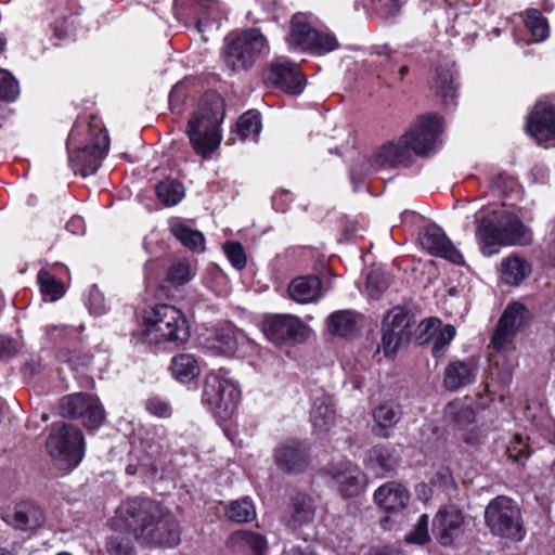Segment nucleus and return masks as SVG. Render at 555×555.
<instances>
[{
    "instance_id": "obj_1",
    "label": "nucleus",
    "mask_w": 555,
    "mask_h": 555,
    "mask_svg": "<svg viewBox=\"0 0 555 555\" xmlns=\"http://www.w3.org/2000/svg\"><path fill=\"white\" fill-rule=\"evenodd\" d=\"M116 529H128L134 540L149 547L172 548L181 542V525L164 504L133 498L120 503L113 518Z\"/></svg>"
},
{
    "instance_id": "obj_2",
    "label": "nucleus",
    "mask_w": 555,
    "mask_h": 555,
    "mask_svg": "<svg viewBox=\"0 0 555 555\" xmlns=\"http://www.w3.org/2000/svg\"><path fill=\"white\" fill-rule=\"evenodd\" d=\"M476 222V238L483 256L498 254L501 246H527L532 242V231L504 209L481 210Z\"/></svg>"
},
{
    "instance_id": "obj_3",
    "label": "nucleus",
    "mask_w": 555,
    "mask_h": 555,
    "mask_svg": "<svg viewBox=\"0 0 555 555\" xmlns=\"http://www.w3.org/2000/svg\"><path fill=\"white\" fill-rule=\"evenodd\" d=\"M109 140L103 125L96 118H92L88 128L75 124L67 139L69 163L75 171L82 177L94 175L101 166V162L108 152Z\"/></svg>"
},
{
    "instance_id": "obj_4",
    "label": "nucleus",
    "mask_w": 555,
    "mask_h": 555,
    "mask_svg": "<svg viewBox=\"0 0 555 555\" xmlns=\"http://www.w3.org/2000/svg\"><path fill=\"white\" fill-rule=\"evenodd\" d=\"M224 117L223 99L216 92H207L188 122V135L196 154L207 157L221 142L220 125Z\"/></svg>"
},
{
    "instance_id": "obj_5",
    "label": "nucleus",
    "mask_w": 555,
    "mask_h": 555,
    "mask_svg": "<svg viewBox=\"0 0 555 555\" xmlns=\"http://www.w3.org/2000/svg\"><path fill=\"white\" fill-rule=\"evenodd\" d=\"M139 338L147 345L185 344L190 338L188 321L178 308L167 304L156 305L145 312Z\"/></svg>"
},
{
    "instance_id": "obj_6",
    "label": "nucleus",
    "mask_w": 555,
    "mask_h": 555,
    "mask_svg": "<svg viewBox=\"0 0 555 555\" xmlns=\"http://www.w3.org/2000/svg\"><path fill=\"white\" fill-rule=\"evenodd\" d=\"M485 524L493 535L513 542L522 541L527 534L520 506L506 495H499L488 503Z\"/></svg>"
},
{
    "instance_id": "obj_7",
    "label": "nucleus",
    "mask_w": 555,
    "mask_h": 555,
    "mask_svg": "<svg viewBox=\"0 0 555 555\" xmlns=\"http://www.w3.org/2000/svg\"><path fill=\"white\" fill-rule=\"evenodd\" d=\"M241 390L224 370L211 371L205 376L202 403L216 418L228 420L235 412Z\"/></svg>"
},
{
    "instance_id": "obj_8",
    "label": "nucleus",
    "mask_w": 555,
    "mask_h": 555,
    "mask_svg": "<svg viewBox=\"0 0 555 555\" xmlns=\"http://www.w3.org/2000/svg\"><path fill=\"white\" fill-rule=\"evenodd\" d=\"M285 40L289 49L315 55L332 52L339 46L334 35L314 29L309 15L300 12L293 15Z\"/></svg>"
},
{
    "instance_id": "obj_9",
    "label": "nucleus",
    "mask_w": 555,
    "mask_h": 555,
    "mask_svg": "<svg viewBox=\"0 0 555 555\" xmlns=\"http://www.w3.org/2000/svg\"><path fill=\"white\" fill-rule=\"evenodd\" d=\"M268 48V40L261 31L248 28L228 39L223 53L224 62L235 72L248 69Z\"/></svg>"
},
{
    "instance_id": "obj_10",
    "label": "nucleus",
    "mask_w": 555,
    "mask_h": 555,
    "mask_svg": "<svg viewBox=\"0 0 555 555\" xmlns=\"http://www.w3.org/2000/svg\"><path fill=\"white\" fill-rule=\"evenodd\" d=\"M47 450L60 465L76 467L85 454L83 436L72 425L53 424L47 440Z\"/></svg>"
},
{
    "instance_id": "obj_11",
    "label": "nucleus",
    "mask_w": 555,
    "mask_h": 555,
    "mask_svg": "<svg viewBox=\"0 0 555 555\" xmlns=\"http://www.w3.org/2000/svg\"><path fill=\"white\" fill-rule=\"evenodd\" d=\"M268 340L275 345H296L309 336V327L300 318L288 313L268 314L261 322Z\"/></svg>"
},
{
    "instance_id": "obj_12",
    "label": "nucleus",
    "mask_w": 555,
    "mask_h": 555,
    "mask_svg": "<svg viewBox=\"0 0 555 555\" xmlns=\"http://www.w3.org/2000/svg\"><path fill=\"white\" fill-rule=\"evenodd\" d=\"M412 336V315L401 306L390 309L382 323V341L379 349L386 357H391L409 344Z\"/></svg>"
},
{
    "instance_id": "obj_13",
    "label": "nucleus",
    "mask_w": 555,
    "mask_h": 555,
    "mask_svg": "<svg viewBox=\"0 0 555 555\" xmlns=\"http://www.w3.org/2000/svg\"><path fill=\"white\" fill-rule=\"evenodd\" d=\"M412 157L413 155L409 146L403 142V138L400 137L398 141H390L378 147L374 152L372 159L360 157L351 169V173L361 175L383 168L406 166L412 160Z\"/></svg>"
},
{
    "instance_id": "obj_14",
    "label": "nucleus",
    "mask_w": 555,
    "mask_h": 555,
    "mask_svg": "<svg viewBox=\"0 0 555 555\" xmlns=\"http://www.w3.org/2000/svg\"><path fill=\"white\" fill-rule=\"evenodd\" d=\"M440 132L441 119L436 115H423L401 137L412 155L425 156L434 151Z\"/></svg>"
},
{
    "instance_id": "obj_15",
    "label": "nucleus",
    "mask_w": 555,
    "mask_h": 555,
    "mask_svg": "<svg viewBox=\"0 0 555 555\" xmlns=\"http://www.w3.org/2000/svg\"><path fill=\"white\" fill-rule=\"evenodd\" d=\"M61 414L68 418H81L83 425L96 429L104 421V410L99 399L87 393L65 396L60 404Z\"/></svg>"
},
{
    "instance_id": "obj_16",
    "label": "nucleus",
    "mask_w": 555,
    "mask_h": 555,
    "mask_svg": "<svg viewBox=\"0 0 555 555\" xmlns=\"http://www.w3.org/2000/svg\"><path fill=\"white\" fill-rule=\"evenodd\" d=\"M446 418L463 430L462 439L470 446L479 444L485 433L475 426V410L466 400L456 399L449 402L444 409Z\"/></svg>"
},
{
    "instance_id": "obj_17",
    "label": "nucleus",
    "mask_w": 555,
    "mask_h": 555,
    "mask_svg": "<svg viewBox=\"0 0 555 555\" xmlns=\"http://www.w3.org/2000/svg\"><path fill=\"white\" fill-rule=\"evenodd\" d=\"M207 340L209 349L223 356L245 354L254 349V341L233 325L214 328Z\"/></svg>"
},
{
    "instance_id": "obj_18",
    "label": "nucleus",
    "mask_w": 555,
    "mask_h": 555,
    "mask_svg": "<svg viewBox=\"0 0 555 555\" xmlns=\"http://www.w3.org/2000/svg\"><path fill=\"white\" fill-rule=\"evenodd\" d=\"M465 517L455 505L440 508L433 520V533L442 546L452 545L464 533Z\"/></svg>"
},
{
    "instance_id": "obj_19",
    "label": "nucleus",
    "mask_w": 555,
    "mask_h": 555,
    "mask_svg": "<svg viewBox=\"0 0 555 555\" xmlns=\"http://www.w3.org/2000/svg\"><path fill=\"white\" fill-rule=\"evenodd\" d=\"M525 306L520 302L509 304L501 315L492 335L491 344L498 352L508 350L517 331L522 326Z\"/></svg>"
},
{
    "instance_id": "obj_20",
    "label": "nucleus",
    "mask_w": 555,
    "mask_h": 555,
    "mask_svg": "<svg viewBox=\"0 0 555 555\" xmlns=\"http://www.w3.org/2000/svg\"><path fill=\"white\" fill-rule=\"evenodd\" d=\"M267 79L289 94H300L306 86V80L295 63L286 57H276L271 62Z\"/></svg>"
},
{
    "instance_id": "obj_21",
    "label": "nucleus",
    "mask_w": 555,
    "mask_h": 555,
    "mask_svg": "<svg viewBox=\"0 0 555 555\" xmlns=\"http://www.w3.org/2000/svg\"><path fill=\"white\" fill-rule=\"evenodd\" d=\"M418 240L423 249L430 255L444 258L455 264L464 262L463 255L454 247L441 228L437 225L425 227L420 232Z\"/></svg>"
},
{
    "instance_id": "obj_22",
    "label": "nucleus",
    "mask_w": 555,
    "mask_h": 555,
    "mask_svg": "<svg viewBox=\"0 0 555 555\" xmlns=\"http://www.w3.org/2000/svg\"><path fill=\"white\" fill-rule=\"evenodd\" d=\"M0 516L9 526L24 531L39 528L46 519L43 511L28 501L2 508Z\"/></svg>"
},
{
    "instance_id": "obj_23",
    "label": "nucleus",
    "mask_w": 555,
    "mask_h": 555,
    "mask_svg": "<svg viewBox=\"0 0 555 555\" xmlns=\"http://www.w3.org/2000/svg\"><path fill=\"white\" fill-rule=\"evenodd\" d=\"M527 129L539 143L555 139L554 107L545 103H538L528 117Z\"/></svg>"
},
{
    "instance_id": "obj_24",
    "label": "nucleus",
    "mask_w": 555,
    "mask_h": 555,
    "mask_svg": "<svg viewBox=\"0 0 555 555\" xmlns=\"http://www.w3.org/2000/svg\"><path fill=\"white\" fill-rule=\"evenodd\" d=\"M278 467L285 473H300L308 467L309 453L299 441H286L274 452Z\"/></svg>"
},
{
    "instance_id": "obj_25",
    "label": "nucleus",
    "mask_w": 555,
    "mask_h": 555,
    "mask_svg": "<svg viewBox=\"0 0 555 555\" xmlns=\"http://www.w3.org/2000/svg\"><path fill=\"white\" fill-rule=\"evenodd\" d=\"M330 474L344 496L359 494L365 485V476L351 463L335 465L330 469Z\"/></svg>"
},
{
    "instance_id": "obj_26",
    "label": "nucleus",
    "mask_w": 555,
    "mask_h": 555,
    "mask_svg": "<svg viewBox=\"0 0 555 555\" xmlns=\"http://www.w3.org/2000/svg\"><path fill=\"white\" fill-rule=\"evenodd\" d=\"M424 335L433 341L431 352L435 358H440L444 353V349L453 340L456 330L451 324L442 325L437 318H429L421 323Z\"/></svg>"
},
{
    "instance_id": "obj_27",
    "label": "nucleus",
    "mask_w": 555,
    "mask_h": 555,
    "mask_svg": "<svg viewBox=\"0 0 555 555\" xmlns=\"http://www.w3.org/2000/svg\"><path fill=\"white\" fill-rule=\"evenodd\" d=\"M321 291L322 283L314 275L298 276L287 287L289 297L298 304L315 302L322 296Z\"/></svg>"
},
{
    "instance_id": "obj_28",
    "label": "nucleus",
    "mask_w": 555,
    "mask_h": 555,
    "mask_svg": "<svg viewBox=\"0 0 555 555\" xmlns=\"http://www.w3.org/2000/svg\"><path fill=\"white\" fill-rule=\"evenodd\" d=\"M476 376L477 366L473 361H454L446 367L443 383L447 389L457 390L472 384Z\"/></svg>"
},
{
    "instance_id": "obj_29",
    "label": "nucleus",
    "mask_w": 555,
    "mask_h": 555,
    "mask_svg": "<svg viewBox=\"0 0 555 555\" xmlns=\"http://www.w3.org/2000/svg\"><path fill=\"white\" fill-rule=\"evenodd\" d=\"M408 490L400 483L387 482L374 493L375 503L385 511L402 509L409 501Z\"/></svg>"
},
{
    "instance_id": "obj_30",
    "label": "nucleus",
    "mask_w": 555,
    "mask_h": 555,
    "mask_svg": "<svg viewBox=\"0 0 555 555\" xmlns=\"http://www.w3.org/2000/svg\"><path fill=\"white\" fill-rule=\"evenodd\" d=\"M402 417L401 406L393 400H385L373 410L376 423L374 433L379 437H388V429L393 428Z\"/></svg>"
},
{
    "instance_id": "obj_31",
    "label": "nucleus",
    "mask_w": 555,
    "mask_h": 555,
    "mask_svg": "<svg viewBox=\"0 0 555 555\" xmlns=\"http://www.w3.org/2000/svg\"><path fill=\"white\" fill-rule=\"evenodd\" d=\"M454 65L446 63L436 69L434 78V88L437 96L441 98L443 104H455L457 96V86L454 77Z\"/></svg>"
},
{
    "instance_id": "obj_32",
    "label": "nucleus",
    "mask_w": 555,
    "mask_h": 555,
    "mask_svg": "<svg viewBox=\"0 0 555 555\" xmlns=\"http://www.w3.org/2000/svg\"><path fill=\"white\" fill-rule=\"evenodd\" d=\"M172 377L182 384H189L201 374V365L197 358L191 353H179L172 357L170 366Z\"/></svg>"
},
{
    "instance_id": "obj_33",
    "label": "nucleus",
    "mask_w": 555,
    "mask_h": 555,
    "mask_svg": "<svg viewBox=\"0 0 555 555\" xmlns=\"http://www.w3.org/2000/svg\"><path fill=\"white\" fill-rule=\"evenodd\" d=\"M310 421L314 430L326 433L335 421V409L332 398L323 396L315 398L310 411Z\"/></svg>"
},
{
    "instance_id": "obj_34",
    "label": "nucleus",
    "mask_w": 555,
    "mask_h": 555,
    "mask_svg": "<svg viewBox=\"0 0 555 555\" xmlns=\"http://www.w3.org/2000/svg\"><path fill=\"white\" fill-rule=\"evenodd\" d=\"M313 516L314 509L311 499L304 494H297L292 500L289 518L286 520V525L292 529H296L312 520Z\"/></svg>"
},
{
    "instance_id": "obj_35",
    "label": "nucleus",
    "mask_w": 555,
    "mask_h": 555,
    "mask_svg": "<svg viewBox=\"0 0 555 555\" xmlns=\"http://www.w3.org/2000/svg\"><path fill=\"white\" fill-rule=\"evenodd\" d=\"M530 264L518 256H511L501 263L502 280L511 285H518L530 273Z\"/></svg>"
},
{
    "instance_id": "obj_36",
    "label": "nucleus",
    "mask_w": 555,
    "mask_h": 555,
    "mask_svg": "<svg viewBox=\"0 0 555 555\" xmlns=\"http://www.w3.org/2000/svg\"><path fill=\"white\" fill-rule=\"evenodd\" d=\"M231 542L233 545L250 550L254 555H263L268 548L267 540L262 534L248 530L234 532L231 535Z\"/></svg>"
},
{
    "instance_id": "obj_37",
    "label": "nucleus",
    "mask_w": 555,
    "mask_h": 555,
    "mask_svg": "<svg viewBox=\"0 0 555 555\" xmlns=\"http://www.w3.org/2000/svg\"><path fill=\"white\" fill-rule=\"evenodd\" d=\"M114 532L106 538L105 552L107 555H135V547L131 538L122 531L128 529H116L112 525Z\"/></svg>"
},
{
    "instance_id": "obj_38",
    "label": "nucleus",
    "mask_w": 555,
    "mask_h": 555,
    "mask_svg": "<svg viewBox=\"0 0 555 555\" xmlns=\"http://www.w3.org/2000/svg\"><path fill=\"white\" fill-rule=\"evenodd\" d=\"M214 11V4L209 1L199 0L193 2L190 8V14L198 33L204 34L212 26L215 22V17H212Z\"/></svg>"
},
{
    "instance_id": "obj_39",
    "label": "nucleus",
    "mask_w": 555,
    "mask_h": 555,
    "mask_svg": "<svg viewBox=\"0 0 555 555\" xmlns=\"http://www.w3.org/2000/svg\"><path fill=\"white\" fill-rule=\"evenodd\" d=\"M157 198L166 206H175L184 197V186L175 179H165L156 185Z\"/></svg>"
},
{
    "instance_id": "obj_40",
    "label": "nucleus",
    "mask_w": 555,
    "mask_h": 555,
    "mask_svg": "<svg viewBox=\"0 0 555 555\" xmlns=\"http://www.w3.org/2000/svg\"><path fill=\"white\" fill-rule=\"evenodd\" d=\"M172 234L189 249L199 253L205 248L204 235L183 223H175L171 227Z\"/></svg>"
},
{
    "instance_id": "obj_41",
    "label": "nucleus",
    "mask_w": 555,
    "mask_h": 555,
    "mask_svg": "<svg viewBox=\"0 0 555 555\" xmlns=\"http://www.w3.org/2000/svg\"><path fill=\"white\" fill-rule=\"evenodd\" d=\"M142 443L150 455H159L168 447L167 429L162 425L146 429Z\"/></svg>"
},
{
    "instance_id": "obj_42",
    "label": "nucleus",
    "mask_w": 555,
    "mask_h": 555,
    "mask_svg": "<svg viewBox=\"0 0 555 555\" xmlns=\"http://www.w3.org/2000/svg\"><path fill=\"white\" fill-rule=\"evenodd\" d=\"M227 516L235 522L251 521L256 517L255 505L248 498L233 501L227 508Z\"/></svg>"
},
{
    "instance_id": "obj_43",
    "label": "nucleus",
    "mask_w": 555,
    "mask_h": 555,
    "mask_svg": "<svg viewBox=\"0 0 555 555\" xmlns=\"http://www.w3.org/2000/svg\"><path fill=\"white\" fill-rule=\"evenodd\" d=\"M237 133L243 141L247 139L256 140L261 130V119L259 113L248 111L243 114L237 121Z\"/></svg>"
},
{
    "instance_id": "obj_44",
    "label": "nucleus",
    "mask_w": 555,
    "mask_h": 555,
    "mask_svg": "<svg viewBox=\"0 0 555 555\" xmlns=\"http://www.w3.org/2000/svg\"><path fill=\"white\" fill-rule=\"evenodd\" d=\"M525 24L529 33L531 34V41L539 43L544 41L548 35V24L546 18L542 16V14L537 11L532 10L527 13Z\"/></svg>"
},
{
    "instance_id": "obj_45",
    "label": "nucleus",
    "mask_w": 555,
    "mask_h": 555,
    "mask_svg": "<svg viewBox=\"0 0 555 555\" xmlns=\"http://www.w3.org/2000/svg\"><path fill=\"white\" fill-rule=\"evenodd\" d=\"M328 328L339 336H348L356 330V319L350 311L334 312L328 318Z\"/></svg>"
},
{
    "instance_id": "obj_46",
    "label": "nucleus",
    "mask_w": 555,
    "mask_h": 555,
    "mask_svg": "<svg viewBox=\"0 0 555 555\" xmlns=\"http://www.w3.org/2000/svg\"><path fill=\"white\" fill-rule=\"evenodd\" d=\"M507 455L511 460L517 463H522L531 455V447L529 437H524L520 434H515L511 439L507 449Z\"/></svg>"
},
{
    "instance_id": "obj_47",
    "label": "nucleus",
    "mask_w": 555,
    "mask_h": 555,
    "mask_svg": "<svg viewBox=\"0 0 555 555\" xmlns=\"http://www.w3.org/2000/svg\"><path fill=\"white\" fill-rule=\"evenodd\" d=\"M371 462L378 473L385 474L393 470L397 466V457L386 448H375L371 452Z\"/></svg>"
},
{
    "instance_id": "obj_48",
    "label": "nucleus",
    "mask_w": 555,
    "mask_h": 555,
    "mask_svg": "<svg viewBox=\"0 0 555 555\" xmlns=\"http://www.w3.org/2000/svg\"><path fill=\"white\" fill-rule=\"evenodd\" d=\"M193 275L194 273L190 262L183 259L178 260L169 267L167 272V280L172 284L183 285L188 283L193 278Z\"/></svg>"
},
{
    "instance_id": "obj_49",
    "label": "nucleus",
    "mask_w": 555,
    "mask_h": 555,
    "mask_svg": "<svg viewBox=\"0 0 555 555\" xmlns=\"http://www.w3.org/2000/svg\"><path fill=\"white\" fill-rule=\"evenodd\" d=\"M389 286V278L386 273L372 271L366 278L365 291L373 299H378Z\"/></svg>"
},
{
    "instance_id": "obj_50",
    "label": "nucleus",
    "mask_w": 555,
    "mask_h": 555,
    "mask_svg": "<svg viewBox=\"0 0 555 555\" xmlns=\"http://www.w3.org/2000/svg\"><path fill=\"white\" fill-rule=\"evenodd\" d=\"M38 282L41 292L46 296H50V300L54 301L59 299L64 293L63 284L46 271H40L38 273Z\"/></svg>"
},
{
    "instance_id": "obj_51",
    "label": "nucleus",
    "mask_w": 555,
    "mask_h": 555,
    "mask_svg": "<svg viewBox=\"0 0 555 555\" xmlns=\"http://www.w3.org/2000/svg\"><path fill=\"white\" fill-rule=\"evenodd\" d=\"M429 516L427 514H423L420 516L417 522L415 524L414 529L405 535V541L408 543L424 545L430 541L429 535Z\"/></svg>"
},
{
    "instance_id": "obj_52",
    "label": "nucleus",
    "mask_w": 555,
    "mask_h": 555,
    "mask_svg": "<svg viewBox=\"0 0 555 555\" xmlns=\"http://www.w3.org/2000/svg\"><path fill=\"white\" fill-rule=\"evenodd\" d=\"M18 83L15 78L4 69H0V99L11 102L18 94Z\"/></svg>"
},
{
    "instance_id": "obj_53",
    "label": "nucleus",
    "mask_w": 555,
    "mask_h": 555,
    "mask_svg": "<svg viewBox=\"0 0 555 555\" xmlns=\"http://www.w3.org/2000/svg\"><path fill=\"white\" fill-rule=\"evenodd\" d=\"M145 409L151 415L159 418H169L172 415L170 403L158 396L149 398L145 402Z\"/></svg>"
},
{
    "instance_id": "obj_54",
    "label": "nucleus",
    "mask_w": 555,
    "mask_h": 555,
    "mask_svg": "<svg viewBox=\"0 0 555 555\" xmlns=\"http://www.w3.org/2000/svg\"><path fill=\"white\" fill-rule=\"evenodd\" d=\"M223 249L233 267L241 270L246 266V256L242 244L238 242H227Z\"/></svg>"
},
{
    "instance_id": "obj_55",
    "label": "nucleus",
    "mask_w": 555,
    "mask_h": 555,
    "mask_svg": "<svg viewBox=\"0 0 555 555\" xmlns=\"http://www.w3.org/2000/svg\"><path fill=\"white\" fill-rule=\"evenodd\" d=\"M404 0H372L373 8L384 17L397 15Z\"/></svg>"
},
{
    "instance_id": "obj_56",
    "label": "nucleus",
    "mask_w": 555,
    "mask_h": 555,
    "mask_svg": "<svg viewBox=\"0 0 555 555\" xmlns=\"http://www.w3.org/2000/svg\"><path fill=\"white\" fill-rule=\"evenodd\" d=\"M87 305L90 312L95 315H101L106 311L104 297L95 287L90 289Z\"/></svg>"
},
{
    "instance_id": "obj_57",
    "label": "nucleus",
    "mask_w": 555,
    "mask_h": 555,
    "mask_svg": "<svg viewBox=\"0 0 555 555\" xmlns=\"http://www.w3.org/2000/svg\"><path fill=\"white\" fill-rule=\"evenodd\" d=\"M18 350L17 343L5 336L0 337V359H8L14 356Z\"/></svg>"
},
{
    "instance_id": "obj_58",
    "label": "nucleus",
    "mask_w": 555,
    "mask_h": 555,
    "mask_svg": "<svg viewBox=\"0 0 555 555\" xmlns=\"http://www.w3.org/2000/svg\"><path fill=\"white\" fill-rule=\"evenodd\" d=\"M72 333L73 330L65 325H50L47 327V334L52 340L67 338L69 335H72Z\"/></svg>"
},
{
    "instance_id": "obj_59",
    "label": "nucleus",
    "mask_w": 555,
    "mask_h": 555,
    "mask_svg": "<svg viewBox=\"0 0 555 555\" xmlns=\"http://www.w3.org/2000/svg\"><path fill=\"white\" fill-rule=\"evenodd\" d=\"M540 433L542 437L550 443H555V422L552 420H544L540 425Z\"/></svg>"
},
{
    "instance_id": "obj_60",
    "label": "nucleus",
    "mask_w": 555,
    "mask_h": 555,
    "mask_svg": "<svg viewBox=\"0 0 555 555\" xmlns=\"http://www.w3.org/2000/svg\"><path fill=\"white\" fill-rule=\"evenodd\" d=\"M437 479L444 489H455V481L448 469L440 470L437 474Z\"/></svg>"
},
{
    "instance_id": "obj_61",
    "label": "nucleus",
    "mask_w": 555,
    "mask_h": 555,
    "mask_svg": "<svg viewBox=\"0 0 555 555\" xmlns=\"http://www.w3.org/2000/svg\"><path fill=\"white\" fill-rule=\"evenodd\" d=\"M386 57L389 66L388 70L392 73V64H397L399 62V57L396 54H387Z\"/></svg>"
},
{
    "instance_id": "obj_62",
    "label": "nucleus",
    "mask_w": 555,
    "mask_h": 555,
    "mask_svg": "<svg viewBox=\"0 0 555 555\" xmlns=\"http://www.w3.org/2000/svg\"><path fill=\"white\" fill-rule=\"evenodd\" d=\"M399 80H403L404 77L409 74V66L408 65H402L400 68H399Z\"/></svg>"
},
{
    "instance_id": "obj_63",
    "label": "nucleus",
    "mask_w": 555,
    "mask_h": 555,
    "mask_svg": "<svg viewBox=\"0 0 555 555\" xmlns=\"http://www.w3.org/2000/svg\"><path fill=\"white\" fill-rule=\"evenodd\" d=\"M550 257H551V261L555 266V242L551 246Z\"/></svg>"
},
{
    "instance_id": "obj_64",
    "label": "nucleus",
    "mask_w": 555,
    "mask_h": 555,
    "mask_svg": "<svg viewBox=\"0 0 555 555\" xmlns=\"http://www.w3.org/2000/svg\"><path fill=\"white\" fill-rule=\"evenodd\" d=\"M81 223L80 218H74L70 222L67 223V228L70 230L72 224Z\"/></svg>"
}]
</instances>
